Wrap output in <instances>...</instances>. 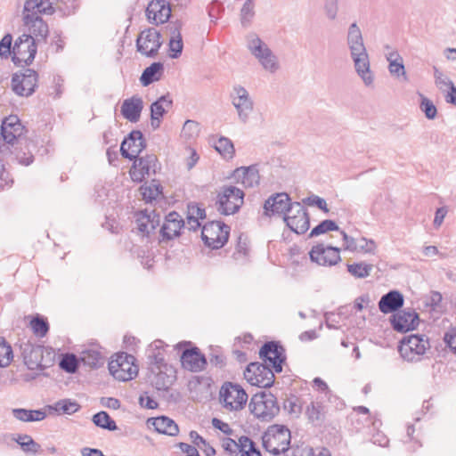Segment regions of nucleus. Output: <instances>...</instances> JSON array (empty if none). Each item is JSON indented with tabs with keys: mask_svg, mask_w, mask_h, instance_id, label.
I'll return each instance as SVG.
<instances>
[{
	"mask_svg": "<svg viewBox=\"0 0 456 456\" xmlns=\"http://www.w3.org/2000/svg\"><path fill=\"white\" fill-rule=\"evenodd\" d=\"M305 413L310 423L315 427H320L325 421L327 411L322 402L312 401L306 406Z\"/></svg>",
	"mask_w": 456,
	"mask_h": 456,
	"instance_id": "obj_33",
	"label": "nucleus"
},
{
	"mask_svg": "<svg viewBox=\"0 0 456 456\" xmlns=\"http://www.w3.org/2000/svg\"><path fill=\"white\" fill-rule=\"evenodd\" d=\"M13 358L12 349L7 342L0 338V367H7Z\"/></svg>",
	"mask_w": 456,
	"mask_h": 456,
	"instance_id": "obj_48",
	"label": "nucleus"
},
{
	"mask_svg": "<svg viewBox=\"0 0 456 456\" xmlns=\"http://www.w3.org/2000/svg\"><path fill=\"white\" fill-rule=\"evenodd\" d=\"M185 227L183 217L175 211L166 216L165 221L160 228L162 240H170L180 235L182 228Z\"/></svg>",
	"mask_w": 456,
	"mask_h": 456,
	"instance_id": "obj_25",
	"label": "nucleus"
},
{
	"mask_svg": "<svg viewBox=\"0 0 456 456\" xmlns=\"http://www.w3.org/2000/svg\"><path fill=\"white\" fill-rule=\"evenodd\" d=\"M255 15L254 12V4L252 0H247L241 10H240V20L241 24L244 27H247L250 24L251 20L253 19Z\"/></svg>",
	"mask_w": 456,
	"mask_h": 456,
	"instance_id": "obj_52",
	"label": "nucleus"
},
{
	"mask_svg": "<svg viewBox=\"0 0 456 456\" xmlns=\"http://www.w3.org/2000/svg\"><path fill=\"white\" fill-rule=\"evenodd\" d=\"M13 181L10 177L9 173L5 170L4 165L0 159V188L12 186Z\"/></svg>",
	"mask_w": 456,
	"mask_h": 456,
	"instance_id": "obj_62",
	"label": "nucleus"
},
{
	"mask_svg": "<svg viewBox=\"0 0 456 456\" xmlns=\"http://www.w3.org/2000/svg\"><path fill=\"white\" fill-rule=\"evenodd\" d=\"M220 402L229 411L241 410L248 401V395L238 384L225 382L220 389Z\"/></svg>",
	"mask_w": 456,
	"mask_h": 456,
	"instance_id": "obj_9",
	"label": "nucleus"
},
{
	"mask_svg": "<svg viewBox=\"0 0 456 456\" xmlns=\"http://www.w3.org/2000/svg\"><path fill=\"white\" fill-rule=\"evenodd\" d=\"M311 261L323 266H332L340 260V248L332 246L317 244L309 252Z\"/></svg>",
	"mask_w": 456,
	"mask_h": 456,
	"instance_id": "obj_19",
	"label": "nucleus"
},
{
	"mask_svg": "<svg viewBox=\"0 0 456 456\" xmlns=\"http://www.w3.org/2000/svg\"><path fill=\"white\" fill-rule=\"evenodd\" d=\"M415 432V428L413 425H409L407 427V438L408 440H405L404 442L408 444V451L409 452H416L419 448L422 446L421 442L413 436V434Z\"/></svg>",
	"mask_w": 456,
	"mask_h": 456,
	"instance_id": "obj_56",
	"label": "nucleus"
},
{
	"mask_svg": "<svg viewBox=\"0 0 456 456\" xmlns=\"http://www.w3.org/2000/svg\"><path fill=\"white\" fill-rule=\"evenodd\" d=\"M182 366L190 371L198 372L205 369L207 360L198 347L185 349L181 355Z\"/></svg>",
	"mask_w": 456,
	"mask_h": 456,
	"instance_id": "obj_28",
	"label": "nucleus"
},
{
	"mask_svg": "<svg viewBox=\"0 0 456 456\" xmlns=\"http://www.w3.org/2000/svg\"><path fill=\"white\" fill-rule=\"evenodd\" d=\"M436 85L443 92H448L453 86V82L446 76L436 70L435 73Z\"/></svg>",
	"mask_w": 456,
	"mask_h": 456,
	"instance_id": "obj_58",
	"label": "nucleus"
},
{
	"mask_svg": "<svg viewBox=\"0 0 456 456\" xmlns=\"http://www.w3.org/2000/svg\"><path fill=\"white\" fill-rule=\"evenodd\" d=\"M421 98V102L419 104V108L421 111L425 113V116L428 119H434L437 115V110L435 104L428 98L424 96L423 94H419Z\"/></svg>",
	"mask_w": 456,
	"mask_h": 456,
	"instance_id": "obj_51",
	"label": "nucleus"
},
{
	"mask_svg": "<svg viewBox=\"0 0 456 456\" xmlns=\"http://www.w3.org/2000/svg\"><path fill=\"white\" fill-rule=\"evenodd\" d=\"M172 99L168 95H163L151 105V114L162 118L172 107Z\"/></svg>",
	"mask_w": 456,
	"mask_h": 456,
	"instance_id": "obj_38",
	"label": "nucleus"
},
{
	"mask_svg": "<svg viewBox=\"0 0 456 456\" xmlns=\"http://www.w3.org/2000/svg\"><path fill=\"white\" fill-rule=\"evenodd\" d=\"M12 37L11 34H6L0 41V57L2 59H8L12 53Z\"/></svg>",
	"mask_w": 456,
	"mask_h": 456,
	"instance_id": "obj_55",
	"label": "nucleus"
},
{
	"mask_svg": "<svg viewBox=\"0 0 456 456\" xmlns=\"http://www.w3.org/2000/svg\"><path fill=\"white\" fill-rule=\"evenodd\" d=\"M429 347V340L425 335H410L401 340L398 351L405 361L419 362Z\"/></svg>",
	"mask_w": 456,
	"mask_h": 456,
	"instance_id": "obj_5",
	"label": "nucleus"
},
{
	"mask_svg": "<svg viewBox=\"0 0 456 456\" xmlns=\"http://www.w3.org/2000/svg\"><path fill=\"white\" fill-rule=\"evenodd\" d=\"M302 201L304 204H306L308 206H315L325 213L329 212L326 200L317 195L312 194L311 196L303 199Z\"/></svg>",
	"mask_w": 456,
	"mask_h": 456,
	"instance_id": "obj_57",
	"label": "nucleus"
},
{
	"mask_svg": "<svg viewBox=\"0 0 456 456\" xmlns=\"http://www.w3.org/2000/svg\"><path fill=\"white\" fill-rule=\"evenodd\" d=\"M200 131V126L197 121L188 119L184 122L182 135L187 139L191 140L197 137Z\"/></svg>",
	"mask_w": 456,
	"mask_h": 456,
	"instance_id": "obj_49",
	"label": "nucleus"
},
{
	"mask_svg": "<svg viewBox=\"0 0 456 456\" xmlns=\"http://www.w3.org/2000/svg\"><path fill=\"white\" fill-rule=\"evenodd\" d=\"M146 148V142L143 134L139 130H133L123 140L120 146V152L123 158L129 160L135 159Z\"/></svg>",
	"mask_w": 456,
	"mask_h": 456,
	"instance_id": "obj_20",
	"label": "nucleus"
},
{
	"mask_svg": "<svg viewBox=\"0 0 456 456\" xmlns=\"http://www.w3.org/2000/svg\"><path fill=\"white\" fill-rule=\"evenodd\" d=\"M161 190L160 183L156 180H152L149 185H142L140 188L142 199L146 202H151L153 200H156L161 194Z\"/></svg>",
	"mask_w": 456,
	"mask_h": 456,
	"instance_id": "obj_41",
	"label": "nucleus"
},
{
	"mask_svg": "<svg viewBox=\"0 0 456 456\" xmlns=\"http://www.w3.org/2000/svg\"><path fill=\"white\" fill-rule=\"evenodd\" d=\"M232 178L244 187L252 188L259 183L260 175L256 166L240 167L233 171Z\"/></svg>",
	"mask_w": 456,
	"mask_h": 456,
	"instance_id": "obj_30",
	"label": "nucleus"
},
{
	"mask_svg": "<svg viewBox=\"0 0 456 456\" xmlns=\"http://www.w3.org/2000/svg\"><path fill=\"white\" fill-rule=\"evenodd\" d=\"M244 376L248 383L258 387H271L274 382L273 369L265 363L250 362L244 371Z\"/></svg>",
	"mask_w": 456,
	"mask_h": 456,
	"instance_id": "obj_10",
	"label": "nucleus"
},
{
	"mask_svg": "<svg viewBox=\"0 0 456 456\" xmlns=\"http://www.w3.org/2000/svg\"><path fill=\"white\" fill-rule=\"evenodd\" d=\"M346 44L354 69L366 86L373 84L374 77L370 71L369 54L363 43V37L356 22L352 23L347 30Z\"/></svg>",
	"mask_w": 456,
	"mask_h": 456,
	"instance_id": "obj_1",
	"label": "nucleus"
},
{
	"mask_svg": "<svg viewBox=\"0 0 456 456\" xmlns=\"http://www.w3.org/2000/svg\"><path fill=\"white\" fill-rule=\"evenodd\" d=\"M289 429L281 425H273L262 436L263 447L273 455L286 452L290 444Z\"/></svg>",
	"mask_w": 456,
	"mask_h": 456,
	"instance_id": "obj_2",
	"label": "nucleus"
},
{
	"mask_svg": "<svg viewBox=\"0 0 456 456\" xmlns=\"http://www.w3.org/2000/svg\"><path fill=\"white\" fill-rule=\"evenodd\" d=\"M324 12L329 20H334L338 12V0H324Z\"/></svg>",
	"mask_w": 456,
	"mask_h": 456,
	"instance_id": "obj_59",
	"label": "nucleus"
},
{
	"mask_svg": "<svg viewBox=\"0 0 456 456\" xmlns=\"http://www.w3.org/2000/svg\"><path fill=\"white\" fill-rule=\"evenodd\" d=\"M161 45V35L154 28L142 30L136 39L137 51L147 57H155Z\"/></svg>",
	"mask_w": 456,
	"mask_h": 456,
	"instance_id": "obj_15",
	"label": "nucleus"
},
{
	"mask_svg": "<svg viewBox=\"0 0 456 456\" xmlns=\"http://www.w3.org/2000/svg\"><path fill=\"white\" fill-rule=\"evenodd\" d=\"M388 70L391 76L397 78L403 77L404 81L408 80L403 64V60L396 61H391V63L388 64Z\"/></svg>",
	"mask_w": 456,
	"mask_h": 456,
	"instance_id": "obj_53",
	"label": "nucleus"
},
{
	"mask_svg": "<svg viewBox=\"0 0 456 456\" xmlns=\"http://www.w3.org/2000/svg\"><path fill=\"white\" fill-rule=\"evenodd\" d=\"M151 420H152V425L155 430L159 434L175 436L179 433L178 425L168 417L159 416L154 419H151L148 421Z\"/></svg>",
	"mask_w": 456,
	"mask_h": 456,
	"instance_id": "obj_35",
	"label": "nucleus"
},
{
	"mask_svg": "<svg viewBox=\"0 0 456 456\" xmlns=\"http://www.w3.org/2000/svg\"><path fill=\"white\" fill-rule=\"evenodd\" d=\"M215 149L225 159H232L234 156L233 143L227 137L221 136L215 142Z\"/></svg>",
	"mask_w": 456,
	"mask_h": 456,
	"instance_id": "obj_42",
	"label": "nucleus"
},
{
	"mask_svg": "<svg viewBox=\"0 0 456 456\" xmlns=\"http://www.w3.org/2000/svg\"><path fill=\"white\" fill-rule=\"evenodd\" d=\"M22 14L23 24L29 27L31 36L37 37V41L42 40L45 42L49 34V28L47 23L39 15L40 13L36 10L26 12L23 10Z\"/></svg>",
	"mask_w": 456,
	"mask_h": 456,
	"instance_id": "obj_22",
	"label": "nucleus"
},
{
	"mask_svg": "<svg viewBox=\"0 0 456 456\" xmlns=\"http://www.w3.org/2000/svg\"><path fill=\"white\" fill-rule=\"evenodd\" d=\"M38 75L31 69H26L23 72L15 73L12 77V89L20 96L28 97L37 86Z\"/></svg>",
	"mask_w": 456,
	"mask_h": 456,
	"instance_id": "obj_14",
	"label": "nucleus"
},
{
	"mask_svg": "<svg viewBox=\"0 0 456 456\" xmlns=\"http://www.w3.org/2000/svg\"><path fill=\"white\" fill-rule=\"evenodd\" d=\"M30 327L33 332L38 337H45L49 330V324L46 319L37 315L30 322Z\"/></svg>",
	"mask_w": 456,
	"mask_h": 456,
	"instance_id": "obj_44",
	"label": "nucleus"
},
{
	"mask_svg": "<svg viewBox=\"0 0 456 456\" xmlns=\"http://www.w3.org/2000/svg\"><path fill=\"white\" fill-rule=\"evenodd\" d=\"M217 210L222 215L237 213L244 202V192L235 186H223L217 196Z\"/></svg>",
	"mask_w": 456,
	"mask_h": 456,
	"instance_id": "obj_7",
	"label": "nucleus"
},
{
	"mask_svg": "<svg viewBox=\"0 0 456 456\" xmlns=\"http://www.w3.org/2000/svg\"><path fill=\"white\" fill-rule=\"evenodd\" d=\"M344 241V249L351 252L358 251V240L349 236L346 232L340 231Z\"/></svg>",
	"mask_w": 456,
	"mask_h": 456,
	"instance_id": "obj_61",
	"label": "nucleus"
},
{
	"mask_svg": "<svg viewBox=\"0 0 456 456\" xmlns=\"http://www.w3.org/2000/svg\"><path fill=\"white\" fill-rule=\"evenodd\" d=\"M49 410L53 411L58 414H68L71 415L78 411L81 408L80 404L71 399H61L54 403L53 405H49Z\"/></svg>",
	"mask_w": 456,
	"mask_h": 456,
	"instance_id": "obj_37",
	"label": "nucleus"
},
{
	"mask_svg": "<svg viewBox=\"0 0 456 456\" xmlns=\"http://www.w3.org/2000/svg\"><path fill=\"white\" fill-rule=\"evenodd\" d=\"M250 412L263 421L272 420L280 411L276 397L271 393L254 395L249 403Z\"/></svg>",
	"mask_w": 456,
	"mask_h": 456,
	"instance_id": "obj_4",
	"label": "nucleus"
},
{
	"mask_svg": "<svg viewBox=\"0 0 456 456\" xmlns=\"http://www.w3.org/2000/svg\"><path fill=\"white\" fill-rule=\"evenodd\" d=\"M134 160V165L130 171L131 177L134 181L142 182L144 177L155 175L160 170V164L155 154H147L143 157H137Z\"/></svg>",
	"mask_w": 456,
	"mask_h": 456,
	"instance_id": "obj_16",
	"label": "nucleus"
},
{
	"mask_svg": "<svg viewBox=\"0 0 456 456\" xmlns=\"http://www.w3.org/2000/svg\"><path fill=\"white\" fill-rule=\"evenodd\" d=\"M24 132L25 126L16 115H10L2 121L1 135L7 143H13Z\"/></svg>",
	"mask_w": 456,
	"mask_h": 456,
	"instance_id": "obj_26",
	"label": "nucleus"
},
{
	"mask_svg": "<svg viewBox=\"0 0 456 456\" xmlns=\"http://www.w3.org/2000/svg\"><path fill=\"white\" fill-rule=\"evenodd\" d=\"M230 97L239 119L242 123H247L254 110V102L248 90L240 85L234 86Z\"/></svg>",
	"mask_w": 456,
	"mask_h": 456,
	"instance_id": "obj_12",
	"label": "nucleus"
},
{
	"mask_svg": "<svg viewBox=\"0 0 456 456\" xmlns=\"http://www.w3.org/2000/svg\"><path fill=\"white\" fill-rule=\"evenodd\" d=\"M289 196L285 193H275L271 195L264 203V216H272L276 214L288 213L292 208Z\"/></svg>",
	"mask_w": 456,
	"mask_h": 456,
	"instance_id": "obj_23",
	"label": "nucleus"
},
{
	"mask_svg": "<svg viewBox=\"0 0 456 456\" xmlns=\"http://www.w3.org/2000/svg\"><path fill=\"white\" fill-rule=\"evenodd\" d=\"M20 445L25 452L36 453L40 449V445L37 443H36L32 439V437H28V440H27L26 442L20 443Z\"/></svg>",
	"mask_w": 456,
	"mask_h": 456,
	"instance_id": "obj_64",
	"label": "nucleus"
},
{
	"mask_svg": "<svg viewBox=\"0 0 456 456\" xmlns=\"http://www.w3.org/2000/svg\"><path fill=\"white\" fill-rule=\"evenodd\" d=\"M102 360L101 354L97 351H86L83 353L81 361L91 368H96Z\"/></svg>",
	"mask_w": 456,
	"mask_h": 456,
	"instance_id": "obj_54",
	"label": "nucleus"
},
{
	"mask_svg": "<svg viewBox=\"0 0 456 456\" xmlns=\"http://www.w3.org/2000/svg\"><path fill=\"white\" fill-rule=\"evenodd\" d=\"M283 408L294 417H298L303 411L301 400L297 396L287 398L283 403Z\"/></svg>",
	"mask_w": 456,
	"mask_h": 456,
	"instance_id": "obj_47",
	"label": "nucleus"
},
{
	"mask_svg": "<svg viewBox=\"0 0 456 456\" xmlns=\"http://www.w3.org/2000/svg\"><path fill=\"white\" fill-rule=\"evenodd\" d=\"M170 30V39H169V56L171 58L176 59L178 58L183 51V44L181 36V24L175 23L169 25Z\"/></svg>",
	"mask_w": 456,
	"mask_h": 456,
	"instance_id": "obj_34",
	"label": "nucleus"
},
{
	"mask_svg": "<svg viewBox=\"0 0 456 456\" xmlns=\"http://www.w3.org/2000/svg\"><path fill=\"white\" fill-rule=\"evenodd\" d=\"M92 420L95 426L101 428L107 429L109 431H115L118 429L116 422L104 411L94 414Z\"/></svg>",
	"mask_w": 456,
	"mask_h": 456,
	"instance_id": "obj_39",
	"label": "nucleus"
},
{
	"mask_svg": "<svg viewBox=\"0 0 456 456\" xmlns=\"http://www.w3.org/2000/svg\"><path fill=\"white\" fill-rule=\"evenodd\" d=\"M62 0H27L24 4V11H37L40 14L53 15L58 9Z\"/></svg>",
	"mask_w": 456,
	"mask_h": 456,
	"instance_id": "obj_32",
	"label": "nucleus"
},
{
	"mask_svg": "<svg viewBox=\"0 0 456 456\" xmlns=\"http://www.w3.org/2000/svg\"><path fill=\"white\" fill-rule=\"evenodd\" d=\"M150 379L156 389L167 391L175 380V370L172 366L153 367Z\"/></svg>",
	"mask_w": 456,
	"mask_h": 456,
	"instance_id": "obj_27",
	"label": "nucleus"
},
{
	"mask_svg": "<svg viewBox=\"0 0 456 456\" xmlns=\"http://www.w3.org/2000/svg\"><path fill=\"white\" fill-rule=\"evenodd\" d=\"M283 220L287 226L297 234H304L310 227L307 210L300 202H293L290 211L284 215Z\"/></svg>",
	"mask_w": 456,
	"mask_h": 456,
	"instance_id": "obj_13",
	"label": "nucleus"
},
{
	"mask_svg": "<svg viewBox=\"0 0 456 456\" xmlns=\"http://www.w3.org/2000/svg\"><path fill=\"white\" fill-rule=\"evenodd\" d=\"M135 358L126 353L117 354L109 362L110 374L118 380L128 381L138 373V367L134 364Z\"/></svg>",
	"mask_w": 456,
	"mask_h": 456,
	"instance_id": "obj_6",
	"label": "nucleus"
},
{
	"mask_svg": "<svg viewBox=\"0 0 456 456\" xmlns=\"http://www.w3.org/2000/svg\"><path fill=\"white\" fill-rule=\"evenodd\" d=\"M284 348L276 341H269L263 345L259 351L260 358L271 366L277 373L282 371V363L286 360Z\"/></svg>",
	"mask_w": 456,
	"mask_h": 456,
	"instance_id": "obj_17",
	"label": "nucleus"
},
{
	"mask_svg": "<svg viewBox=\"0 0 456 456\" xmlns=\"http://www.w3.org/2000/svg\"><path fill=\"white\" fill-rule=\"evenodd\" d=\"M444 340L450 349L456 354V328H452L446 332Z\"/></svg>",
	"mask_w": 456,
	"mask_h": 456,
	"instance_id": "obj_63",
	"label": "nucleus"
},
{
	"mask_svg": "<svg viewBox=\"0 0 456 456\" xmlns=\"http://www.w3.org/2000/svg\"><path fill=\"white\" fill-rule=\"evenodd\" d=\"M348 273L358 279H363L368 277L372 269L373 265L370 264H366L364 262L348 264L346 265Z\"/></svg>",
	"mask_w": 456,
	"mask_h": 456,
	"instance_id": "obj_40",
	"label": "nucleus"
},
{
	"mask_svg": "<svg viewBox=\"0 0 456 456\" xmlns=\"http://www.w3.org/2000/svg\"><path fill=\"white\" fill-rule=\"evenodd\" d=\"M358 251L374 254L376 243L373 240H368L365 237H362L358 240Z\"/></svg>",
	"mask_w": 456,
	"mask_h": 456,
	"instance_id": "obj_60",
	"label": "nucleus"
},
{
	"mask_svg": "<svg viewBox=\"0 0 456 456\" xmlns=\"http://www.w3.org/2000/svg\"><path fill=\"white\" fill-rule=\"evenodd\" d=\"M164 71V65L161 62H153L147 67L141 77L140 81L143 86H148L155 81H159Z\"/></svg>",
	"mask_w": 456,
	"mask_h": 456,
	"instance_id": "obj_36",
	"label": "nucleus"
},
{
	"mask_svg": "<svg viewBox=\"0 0 456 456\" xmlns=\"http://www.w3.org/2000/svg\"><path fill=\"white\" fill-rule=\"evenodd\" d=\"M330 231H339V227L335 221L326 219L322 221L317 226H315L310 232V237H315L323 234Z\"/></svg>",
	"mask_w": 456,
	"mask_h": 456,
	"instance_id": "obj_46",
	"label": "nucleus"
},
{
	"mask_svg": "<svg viewBox=\"0 0 456 456\" xmlns=\"http://www.w3.org/2000/svg\"><path fill=\"white\" fill-rule=\"evenodd\" d=\"M148 360L150 371H152L153 367H159V369H162L164 366H169L165 362L163 352L159 349L151 350L148 355Z\"/></svg>",
	"mask_w": 456,
	"mask_h": 456,
	"instance_id": "obj_50",
	"label": "nucleus"
},
{
	"mask_svg": "<svg viewBox=\"0 0 456 456\" xmlns=\"http://www.w3.org/2000/svg\"><path fill=\"white\" fill-rule=\"evenodd\" d=\"M404 304L403 295L398 290H390L381 297L379 309L383 314H395Z\"/></svg>",
	"mask_w": 456,
	"mask_h": 456,
	"instance_id": "obj_29",
	"label": "nucleus"
},
{
	"mask_svg": "<svg viewBox=\"0 0 456 456\" xmlns=\"http://www.w3.org/2000/svg\"><path fill=\"white\" fill-rule=\"evenodd\" d=\"M45 347L31 343L29 340L20 342V350L25 365L29 370H43L45 364L43 363Z\"/></svg>",
	"mask_w": 456,
	"mask_h": 456,
	"instance_id": "obj_18",
	"label": "nucleus"
},
{
	"mask_svg": "<svg viewBox=\"0 0 456 456\" xmlns=\"http://www.w3.org/2000/svg\"><path fill=\"white\" fill-rule=\"evenodd\" d=\"M390 322L395 330L398 332H407L418 327L419 318L414 309L405 308L392 314Z\"/></svg>",
	"mask_w": 456,
	"mask_h": 456,
	"instance_id": "obj_21",
	"label": "nucleus"
},
{
	"mask_svg": "<svg viewBox=\"0 0 456 456\" xmlns=\"http://www.w3.org/2000/svg\"><path fill=\"white\" fill-rule=\"evenodd\" d=\"M135 223L137 225L138 231L142 233V236H149L151 232L150 230V216H148V210H142L135 214Z\"/></svg>",
	"mask_w": 456,
	"mask_h": 456,
	"instance_id": "obj_43",
	"label": "nucleus"
},
{
	"mask_svg": "<svg viewBox=\"0 0 456 456\" xmlns=\"http://www.w3.org/2000/svg\"><path fill=\"white\" fill-rule=\"evenodd\" d=\"M59 365L66 372L75 373L78 369V361L75 354H66L62 356Z\"/></svg>",
	"mask_w": 456,
	"mask_h": 456,
	"instance_id": "obj_45",
	"label": "nucleus"
},
{
	"mask_svg": "<svg viewBox=\"0 0 456 456\" xmlns=\"http://www.w3.org/2000/svg\"><path fill=\"white\" fill-rule=\"evenodd\" d=\"M150 22L156 25L167 22L171 16V8L166 0H152L146 8Z\"/></svg>",
	"mask_w": 456,
	"mask_h": 456,
	"instance_id": "obj_24",
	"label": "nucleus"
},
{
	"mask_svg": "<svg viewBox=\"0 0 456 456\" xmlns=\"http://www.w3.org/2000/svg\"><path fill=\"white\" fill-rule=\"evenodd\" d=\"M230 226L221 221H212L202 227L201 239L214 249L221 248L228 240Z\"/></svg>",
	"mask_w": 456,
	"mask_h": 456,
	"instance_id": "obj_8",
	"label": "nucleus"
},
{
	"mask_svg": "<svg viewBox=\"0 0 456 456\" xmlns=\"http://www.w3.org/2000/svg\"><path fill=\"white\" fill-rule=\"evenodd\" d=\"M36 53L35 38L31 35L23 34L14 43L12 60L15 65H29L34 61Z\"/></svg>",
	"mask_w": 456,
	"mask_h": 456,
	"instance_id": "obj_11",
	"label": "nucleus"
},
{
	"mask_svg": "<svg viewBox=\"0 0 456 456\" xmlns=\"http://www.w3.org/2000/svg\"><path fill=\"white\" fill-rule=\"evenodd\" d=\"M143 109V102L138 96L126 99L121 105L122 116L130 122H137L140 119Z\"/></svg>",
	"mask_w": 456,
	"mask_h": 456,
	"instance_id": "obj_31",
	"label": "nucleus"
},
{
	"mask_svg": "<svg viewBox=\"0 0 456 456\" xmlns=\"http://www.w3.org/2000/svg\"><path fill=\"white\" fill-rule=\"evenodd\" d=\"M247 46L265 70L274 73L280 69L278 58L256 34L247 37Z\"/></svg>",
	"mask_w": 456,
	"mask_h": 456,
	"instance_id": "obj_3",
	"label": "nucleus"
}]
</instances>
